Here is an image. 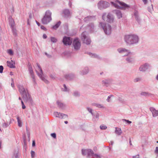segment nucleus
Returning <instances> with one entry per match:
<instances>
[{"label":"nucleus","mask_w":158,"mask_h":158,"mask_svg":"<svg viewBox=\"0 0 158 158\" xmlns=\"http://www.w3.org/2000/svg\"><path fill=\"white\" fill-rule=\"evenodd\" d=\"M125 42L128 45H133L137 43L139 40L138 36L135 34L126 35L124 37Z\"/></svg>","instance_id":"obj_1"},{"label":"nucleus","mask_w":158,"mask_h":158,"mask_svg":"<svg viewBox=\"0 0 158 158\" xmlns=\"http://www.w3.org/2000/svg\"><path fill=\"white\" fill-rule=\"evenodd\" d=\"M111 3L112 5L117 8L125 10L129 7L127 5L118 0L115 1L114 2H111Z\"/></svg>","instance_id":"obj_2"},{"label":"nucleus","mask_w":158,"mask_h":158,"mask_svg":"<svg viewBox=\"0 0 158 158\" xmlns=\"http://www.w3.org/2000/svg\"><path fill=\"white\" fill-rule=\"evenodd\" d=\"M52 13L49 10L45 12V15L41 19V22L43 24H47L52 20Z\"/></svg>","instance_id":"obj_3"},{"label":"nucleus","mask_w":158,"mask_h":158,"mask_svg":"<svg viewBox=\"0 0 158 158\" xmlns=\"http://www.w3.org/2000/svg\"><path fill=\"white\" fill-rule=\"evenodd\" d=\"M100 25L103 28L105 34L108 35L110 34L111 27L110 25L106 23H100Z\"/></svg>","instance_id":"obj_4"},{"label":"nucleus","mask_w":158,"mask_h":158,"mask_svg":"<svg viewBox=\"0 0 158 158\" xmlns=\"http://www.w3.org/2000/svg\"><path fill=\"white\" fill-rule=\"evenodd\" d=\"M22 96L23 99L25 102L31 105H33V102L31 96L28 93V92Z\"/></svg>","instance_id":"obj_5"},{"label":"nucleus","mask_w":158,"mask_h":158,"mask_svg":"<svg viewBox=\"0 0 158 158\" xmlns=\"http://www.w3.org/2000/svg\"><path fill=\"white\" fill-rule=\"evenodd\" d=\"M37 65L38 67V69L40 71V72L39 73L36 70V72L37 75L40 77V78L46 84H48L49 83V81L46 80L44 77H43V73L42 69L40 66V65L37 63Z\"/></svg>","instance_id":"obj_6"},{"label":"nucleus","mask_w":158,"mask_h":158,"mask_svg":"<svg viewBox=\"0 0 158 158\" xmlns=\"http://www.w3.org/2000/svg\"><path fill=\"white\" fill-rule=\"evenodd\" d=\"M86 32L85 31L83 32L81 34V38L83 43L88 45L90 44L91 42V40L89 36H86Z\"/></svg>","instance_id":"obj_7"},{"label":"nucleus","mask_w":158,"mask_h":158,"mask_svg":"<svg viewBox=\"0 0 158 158\" xmlns=\"http://www.w3.org/2000/svg\"><path fill=\"white\" fill-rule=\"evenodd\" d=\"M110 4L107 2L104 1H100L98 5V8L100 10L106 9L108 7Z\"/></svg>","instance_id":"obj_8"},{"label":"nucleus","mask_w":158,"mask_h":158,"mask_svg":"<svg viewBox=\"0 0 158 158\" xmlns=\"http://www.w3.org/2000/svg\"><path fill=\"white\" fill-rule=\"evenodd\" d=\"M73 45L74 49L76 50H79L80 48L81 44L78 38H76L74 39L73 42Z\"/></svg>","instance_id":"obj_9"},{"label":"nucleus","mask_w":158,"mask_h":158,"mask_svg":"<svg viewBox=\"0 0 158 158\" xmlns=\"http://www.w3.org/2000/svg\"><path fill=\"white\" fill-rule=\"evenodd\" d=\"M28 71H29V73L32 79V81L33 83L34 84H35L36 83V82L35 76L33 73V71L31 66V64L29 63H28Z\"/></svg>","instance_id":"obj_10"},{"label":"nucleus","mask_w":158,"mask_h":158,"mask_svg":"<svg viewBox=\"0 0 158 158\" xmlns=\"http://www.w3.org/2000/svg\"><path fill=\"white\" fill-rule=\"evenodd\" d=\"M72 39L70 37L65 36L64 37L62 42L65 45H70L72 43Z\"/></svg>","instance_id":"obj_11"},{"label":"nucleus","mask_w":158,"mask_h":158,"mask_svg":"<svg viewBox=\"0 0 158 158\" xmlns=\"http://www.w3.org/2000/svg\"><path fill=\"white\" fill-rule=\"evenodd\" d=\"M150 64L148 63H145L140 66L139 70L140 72H145L150 67Z\"/></svg>","instance_id":"obj_12"},{"label":"nucleus","mask_w":158,"mask_h":158,"mask_svg":"<svg viewBox=\"0 0 158 158\" xmlns=\"http://www.w3.org/2000/svg\"><path fill=\"white\" fill-rule=\"evenodd\" d=\"M54 115L56 117L60 119H64L68 117V115L67 114L57 112H54Z\"/></svg>","instance_id":"obj_13"},{"label":"nucleus","mask_w":158,"mask_h":158,"mask_svg":"<svg viewBox=\"0 0 158 158\" xmlns=\"http://www.w3.org/2000/svg\"><path fill=\"white\" fill-rule=\"evenodd\" d=\"M117 50L119 53L123 55L125 53H126L127 55H129L130 54H131L129 50L123 48H119L117 49Z\"/></svg>","instance_id":"obj_14"},{"label":"nucleus","mask_w":158,"mask_h":158,"mask_svg":"<svg viewBox=\"0 0 158 158\" xmlns=\"http://www.w3.org/2000/svg\"><path fill=\"white\" fill-rule=\"evenodd\" d=\"M19 91L22 95L25 94L28 92L27 89H25L23 85H19L18 86Z\"/></svg>","instance_id":"obj_15"},{"label":"nucleus","mask_w":158,"mask_h":158,"mask_svg":"<svg viewBox=\"0 0 158 158\" xmlns=\"http://www.w3.org/2000/svg\"><path fill=\"white\" fill-rule=\"evenodd\" d=\"M114 20L113 15L110 13H109L107 15L106 21L109 23H111L113 22Z\"/></svg>","instance_id":"obj_16"},{"label":"nucleus","mask_w":158,"mask_h":158,"mask_svg":"<svg viewBox=\"0 0 158 158\" xmlns=\"http://www.w3.org/2000/svg\"><path fill=\"white\" fill-rule=\"evenodd\" d=\"M89 72V69L88 67H85L83 69L79 72L80 75H83L87 74Z\"/></svg>","instance_id":"obj_17"},{"label":"nucleus","mask_w":158,"mask_h":158,"mask_svg":"<svg viewBox=\"0 0 158 158\" xmlns=\"http://www.w3.org/2000/svg\"><path fill=\"white\" fill-rule=\"evenodd\" d=\"M150 110L152 113V116L153 117H155L158 116V110H156L153 107H150Z\"/></svg>","instance_id":"obj_18"},{"label":"nucleus","mask_w":158,"mask_h":158,"mask_svg":"<svg viewBox=\"0 0 158 158\" xmlns=\"http://www.w3.org/2000/svg\"><path fill=\"white\" fill-rule=\"evenodd\" d=\"M64 77L67 79L71 80L74 78L75 76L74 74L70 73L65 75Z\"/></svg>","instance_id":"obj_19"},{"label":"nucleus","mask_w":158,"mask_h":158,"mask_svg":"<svg viewBox=\"0 0 158 158\" xmlns=\"http://www.w3.org/2000/svg\"><path fill=\"white\" fill-rule=\"evenodd\" d=\"M114 13L115 14L118 19H119L122 17V14L120 10H114Z\"/></svg>","instance_id":"obj_20"},{"label":"nucleus","mask_w":158,"mask_h":158,"mask_svg":"<svg viewBox=\"0 0 158 158\" xmlns=\"http://www.w3.org/2000/svg\"><path fill=\"white\" fill-rule=\"evenodd\" d=\"M9 24L11 27H14L15 22L11 16H9Z\"/></svg>","instance_id":"obj_21"},{"label":"nucleus","mask_w":158,"mask_h":158,"mask_svg":"<svg viewBox=\"0 0 158 158\" xmlns=\"http://www.w3.org/2000/svg\"><path fill=\"white\" fill-rule=\"evenodd\" d=\"M63 13L64 14V16L65 18L69 17L70 15V12L68 9H65L64 10Z\"/></svg>","instance_id":"obj_22"},{"label":"nucleus","mask_w":158,"mask_h":158,"mask_svg":"<svg viewBox=\"0 0 158 158\" xmlns=\"http://www.w3.org/2000/svg\"><path fill=\"white\" fill-rule=\"evenodd\" d=\"M7 66L9 67L10 68H15V63L14 62H13L12 60L10 61H7Z\"/></svg>","instance_id":"obj_23"},{"label":"nucleus","mask_w":158,"mask_h":158,"mask_svg":"<svg viewBox=\"0 0 158 158\" xmlns=\"http://www.w3.org/2000/svg\"><path fill=\"white\" fill-rule=\"evenodd\" d=\"M56 103L59 108L63 109L64 108L65 105L60 101L57 100L56 101Z\"/></svg>","instance_id":"obj_24"},{"label":"nucleus","mask_w":158,"mask_h":158,"mask_svg":"<svg viewBox=\"0 0 158 158\" xmlns=\"http://www.w3.org/2000/svg\"><path fill=\"white\" fill-rule=\"evenodd\" d=\"M134 15L136 20H137L138 23H139L140 20L139 16V14L138 11H135L134 13Z\"/></svg>","instance_id":"obj_25"},{"label":"nucleus","mask_w":158,"mask_h":158,"mask_svg":"<svg viewBox=\"0 0 158 158\" xmlns=\"http://www.w3.org/2000/svg\"><path fill=\"white\" fill-rule=\"evenodd\" d=\"M86 152H87L88 156L89 157L90 156H93L94 154V152L91 149H86L85 151Z\"/></svg>","instance_id":"obj_26"},{"label":"nucleus","mask_w":158,"mask_h":158,"mask_svg":"<svg viewBox=\"0 0 158 158\" xmlns=\"http://www.w3.org/2000/svg\"><path fill=\"white\" fill-rule=\"evenodd\" d=\"M111 81V80L110 79H107L103 80L102 82V84H104L105 85H106L110 83Z\"/></svg>","instance_id":"obj_27"},{"label":"nucleus","mask_w":158,"mask_h":158,"mask_svg":"<svg viewBox=\"0 0 158 158\" xmlns=\"http://www.w3.org/2000/svg\"><path fill=\"white\" fill-rule=\"evenodd\" d=\"M115 132L116 134H117L118 135H120L122 133V131L121 129L120 128L115 127Z\"/></svg>","instance_id":"obj_28"},{"label":"nucleus","mask_w":158,"mask_h":158,"mask_svg":"<svg viewBox=\"0 0 158 158\" xmlns=\"http://www.w3.org/2000/svg\"><path fill=\"white\" fill-rule=\"evenodd\" d=\"M17 120L18 126L19 127H21L22 126V122L21 119L19 116L17 117Z\"/></svg>","instance_id":"obj_29"},{"label":"nucleus","mask_w":158,"mask_h":158,"mask_svg":"<svg viewBox=\"0 0 158 158\" xmlns=\"http://www.w3.org/2000/svg\"><path fill=\"white\" fill-rule=\"evenodd\" d=\"M18 154V151H15L12 158H19Z\"/></svg>","instance_id":"obj_30"},{"label":"nucleus","mask_w":158,"mask_h":158,"mask_svg":"<svg viewBox=\"0 0 158 158\" xmlns=\"http://www.w3.org/2000/svg\"><path fill=\"white\" fill-rule=\"evenodd\" d=\"M140 95L142 96L147 97V96H150L152 95V94L150 93H149L148 92H142L140 93Z\"/></svg>","instance_id":"obj_31"},{"label":"nucleus","mask_w":158,"mask_h":158,"mask_svg":"<svg viewBox=\"0 0 158 158\" xmlns=\"http://www.w3.org/2000/svg\"><path fill=\"white\" fill-rule=\"evenodd\" d=\"M93 105L94 106H95L98 108H104L103 106L101 104H97V103H93Z\"/></svg>","instance_id":"obj_32"},{"label":"nucleus","mask_w":158,"mask_h":158,"mask_svg":"<svg viewBox=\"0 0 158 158\" xmlns=\"http://www.w3.org/2000/svg\"><path fill=\"white\" fill-rule=\"evenodd\" d=\"M61 24L60 21H59L57 22L55 25L52 27V28L54 29H57L60 26Z\"/></svg>","instance_id":"obj_33"},{"label":"nucleus","mask_w":158,"mask_h":158,"mask_svg":"<svg viewBox=\"0 0 158 158\" xmlns=\"http://www.w3.org/2000/svg\"><path fill=\"white\" fill-rule=\"evenodd\" d=\"M92 19H93V17L91 16H88L84 19V21L85 22H87L90 20H91Z\"/></svg>","instance_id":"obj_34"},{"label":"nucleus","mask_w":158,"mask_h":158,"mask_svg":"<svg viewBox=\"0 0 158 158\" xmlns=\"http://www.w3.org/2000/svg\"><path fill=\"white\" fill-rule=\"evenodd\" d=\"M63 86L64 87V88H62V90L64 92H68L69 91V89L67 88V86H66V85L65 84H64Z\"/></svg>","instance_id":"obj_35"},{"label":"nucleus","mask_w":158,"mask_h":158,"mask_svg":"<svg viewBox=\"0 0 158 158\" xmlns=\"http://www.w3.org/2000/svg\"><path fill=\"white\" fill-rule=\"evenodd\" d=\"M126 61L128 63H132L133 60V58L131 57H129L126 59Z\"/></svg>","instance_id":"obj_36"},{"label":"nucleus","mask_w":158,"mask_h":158,"mask_svg":"<svg viewBox=\"0 0 158 158\" xmlns=\"http://www.w3.org/2000/svg\"><path fill=\"white\" fill-rule=\"evenodd\" d=\"M148 9L149 12L152 13L153 10V5H151L150 6L148 7Z\"/></svg>","instance_id":"obj_37"},{"label":"nucleus","mask_w":158,"mask_h":158,"mask_svg":"<svg viewBox=\"0 0 158 158\" xmlns=\"http://www.w3.org/2000/svg\"><path fill=\"white\" fill-rule=\"evenodd\" d=\"M12 29V30L13 33V35L15 36L17 35V31L16 29L14 28V27H11Z\"/></svg>","instance_id":"obj_38"},{"label":"nucleus","mask_w":158,"mask_h":158,"mask_svg":"<svg viewBox=\"0 0 158 158\" xmlns=\"http://www.w3.org/2000/svg\"><path fill=\"white\" fill-rule=\"evenodd\" d=\"M73 95L76 97H78L80 96V93L78 91H75L73 92Z\"/></svg>","instance_id":"obj_39"},{"label":"nucleus","mask_w":158,"mask_h":158,"mask_svg":"<svg viewBox=\"0 0 158 158\" xmlns=\"http://www.w3.org/2000/svg\"><path fill=\"white\" fill-rule=\"evenodd\" d=\"M94 118H96L98 119L99 117V114L97 112H96V113L95 114H94V115H92Z\"/></svg>","instance_id":"obj_40"},{"label":"nucleus","mask_w":158,"mask_h":158,"mask_svg":"<svg viewBox=\"0 0 158 158\" xmlns=\"http://www.w3.org/2000/svg\"><path fill=\"white\" fill-rule=\"evenodd\" d=\"M51 41L53 43H56L57 41V39L54 37H51Z\"/></svg>","instance_id":"obj_41"},{"label":"nucleus","mask_w":158,"mask_h":158,"mask_svg":"<svg viewBox=\"0 0 158 158\" xmlns=\"http://www.w3.org/2000/svg\"><path fill=\"white\" fill-rule=\"evenodd\" d=\"M86 109L92 115H94V114L92 112V110H92V109H91V108H90L89 107H87L86 108Z\"/></svg>","instance_id":"obj_42"},{"label":"nucleus","mask_w":158,"mask_h":158,"mask_svg":"<svg viewBox=\"0 0 158 158\" xmlns=\"http://www.w3.org/2000/svg\"><path fill=\"white\" fill-rule=\"evenodd\" d=\"M89 54L92 57L97 58L98 57V56L95 54H92L91 53H89Z\"/></svg>","instance_id":"obj_43"},{"label":"nucleus","mask_w":158,"mask_h":158,"mask_svg":"<svg viewBox=\"0 0 158 158\" xmlns=\"http://www.w3.org/2000/svg\"><path fill=\"white\" fill-rule=\"evenodd\" d=\"M7 53L11 56L13 55V52L12 50L10 49L7 50Z\"/></svg>","instance_id":"obj_44"},{"label":"nucleus","mask_w":158,"mask_h":158,"mask_svg":"<svg viewBox=\"0 0 158 158\" xmlns=\"http://www.w3.org/2000/svg\"><path fill=\"white\" fill-rule=\"evenodd\" d=\"M100 128L102 130H105L107 127L106 126L104 125H101L100 127Z\"/></svg>","instance_id":"obj_45"},{"label":"nucleus","mask_w":158,"mask_h":158,"mask_svg":"<svg viewBox=\"0 0 158 158\" xmlns=\"http://www.w3.org/2000/svg\"><path fill=\"white\" fill-rule=\"evenodd\" d=\"M89 27H90V30L91 31H93V29L94 28V26L93 23H91L89 25Z\"/></svg>","instance_id":"obj_46"},{"label":"nucleus","mask_w":158,"mask_h":158,"mask_svg":"<svg viewBox=\"0 0 158 158\" xmlns=\"http://www.w3.org/2000/svg\"><path fill=\"white\" fill-rule=\"evenodd\" d=\"M141 80V78H137L135 79L134 80V81L135 82H136L139 81H140Z\"/></svg>","instance_id":"obj_47"},{"label":"nucleus","mask_w":158,"mask_h":158,"mask_svg":"<svg viewBox=\"0 0 158 158\" xmlns=\"http://www.w3.org/2000/svg\"><path fill=\"white\" fill-rule=\"evenodd\" d=\"M9 126V124L6 123H3L2 125V126L4 128H6Z\"/></svg>","instance_id":"obj_48"},{"label":"nucleus","mask_w":158,"mask_h":158,"mask_svg":"<svg viewBox=\"0 0 158 158\" xmlns=\"http://www.w3.org/2000/svg\"><path fill=\"white\" fill-rule=\"evenodd\" d=\"M86 150H82V153L83 155H87V152H86Z\"/></svg>","instance_id":"obj_49"},{"label":"nucleus","mask_w":158,"mask_h":158,"mask_svg":"<svg viewBox=\"0 0 158 158\" xmlns=\"http://www.w3.org/2000/svg\"><path fill=\"white\" fill-rule=\"evenodd\" d=\"M31 157L33 158L35 156V152L34 151H31Z\"/></svg>","instance_id":"obj_50"},{"label":"nucleus","mask_w":158,"mask_h":158,"mask_svg":"<svg viewBox=\"0 0 158 158\" xmlns=\"http://www.w3.org/2000/svg\"><path fill=\"white\" fill-rule=\"evenodd\" d=\"M92 156L95 157L96 158H101L100 156L98 154H94H94L93 155V156Z\"/></svg>","instance_id":"obj_51"},{"label":"nucleus","mask_w":158,"mask_h":158,"mask_svg":"<svg viewBox=\"0 0 158 158\" xmlns=\"http://www.w3.org/2000/svg\"><path fill=\"white\" fill-rule=\"evenodd\" d=\"M51 135L54 139H55L56 138V135L55 133H52L51 134Z\"/></svg>","instance_id":"obj_52"},{"label":"nucleus","mask_w":158,"mask_h":158,"mask_svg":"<svg viewBox=\"0 0 158 158\" xmlns=\"http://www.w3.org/2000/svg\"><path fill=\"white\" fill-rule=\"evenodd\" d=\"M3 67L2 65L0 66V73H2L3 72Z\"/></svg>","instance_id":"obj_53"},{"label":"nucleus","mask_w":158,"mask_h":158,"mask_svg":"<svg viewBox=\"0 0 158 158\" xmlns=\"http://www.w3.org/2000/svg\"><path fill=\"white\" fill-rule=\"evenodd\" d=\"M122 120L123 121H125L127 122V123L129 124H131V121H129L128 120H126V119H123Z\"/></svg>","instance_id":"obj_54"},{"label":"nucleus","mask_w":158,"mask_h":158,"mask_svg":"<svg viewBox=\"0 0 158 158\" xmlns=\"http://www.w3.org/2000/svg\"><path fill=\"white\" fill-rule=\"evenodd\" d=\"M112 95H110L106 99V101L108 102H110V99L111 98V97L112 96Z\"/></svg>","instance_id":"obj_55"},{"label":"nucleus","mask_w":158,"mask_h":158,"mask_svg":"<svg viewBox=\"0 0 158 158\" xmlns=\"http://www.w3.org/2000/svg\"><path fill=\"white\" fill-rule=\"evenodd\" d=\"M40 27L41 29L44 30H46V28H45V27L43 25L41 26Z\"/></svg>","instance_id":"obj_56"},{"label":"nucleus","mask_w":158,"mask_h":158,"mask_svg":"<svg viewBox=\"0 0 158 158\" xmlns=\"http://www.w3.org/2000/svg\"><path fill=\"white\" fill-rule=\"evenodd\" d=\"M106 14H103L102 16V19L104 20H105V17H106Z\"/></svg>","instance_id":"obj_57"},{"label":"nucleus","mask_w":158,"mask_h":158,"mask_svg":"<svg viewBox=\"0 0 158 158\" xmlns=\"http://www.w3.org/2000/svg\"><path fill=\"white\" fill-rule=\"evenodd\" d=\"M45 55L47 56V57L48 58H51V56L50 55L48 54L47 53H45Z\"/></svg>","instance_id":"obj_58"},{"label":"nucleus","mask_w":158,"mask_h":158,"mask_svg":"<svg viewBox=\"0 0 158 158\" xmlns=\"http://www.w3.org/2000/svg\"><path fill=\"white\" fill-rule=\"evenodd\" d=\"M155 152L156 153H158V147H156V150H155Z\"/></svg>","instance_id":"obj_59"},{"label":"nucleus","mask_w":158,"mask_h":158,"mask_svg":"<svg viewBox=\"0 0 158 158\" xmlns=\"http://www.w3.org/2000/svg\"><path fill=\"white\" fill-rule=\"evenodd\" d=\"M43 37L44 39H46L47 38V35H46V34H43Z\"/></svg>","instance_id":"obj_60"},{"label":"nucleus","mask_w":158,"mask_h":158,"mask_svg":"<svg viewBox=\"0 0 158 158\" xmlns=\"http://www.w3.org/2000/svg\"><path fill=\"white\" fill-rule=\"evenodd\" d=\"M22 108L23 109H24L26 108V106L24 105V104H22Z\"/></svg>","instance_id":"obj_61"},{"label":"nucleus","mask_w":158,"mask_h":158,"mask_svg":"<svg viewBox=\"0 0 158 158\" xmlns=\"http://www.w3.org/2000/svg\"><path fill=\"white\" fill-rule=\"evenodd\" d=\"M133 158H139V155H137L135 156H133Z\"/></svg>","instance_id":"obj_62"},{"label":"nucleus","mask_w":158,"mask_h":158,"mask_svg":"<svg viewBox=\"0 0 158 158\" xmlns=\"http://www.w3.org/2000/svg\"><path fill=\"white\" fill-rule=\"evenodd\" d=\"M35 145V142L34 140L33 141L32 143V146L34 147Z\"/></svg>","instance_id":"obj_63"},{"label":"nucleus","mask_w":158,"mask_h":158,"mask_svg":"<svg viewBox=\"0 0 158 158\" xmlns=\"http://www.w3.org/2000/svg\"><path fill=\"white\" fill-rule=\"evenodd\" d=\"M11 86L12 87H14V86H15L14 83V82H11Z\"/></svg>","instance_id":"obj_64"}]
</instances>
